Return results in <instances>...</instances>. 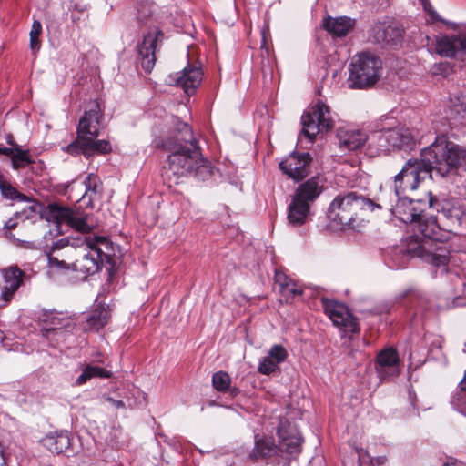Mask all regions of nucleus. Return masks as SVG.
Masks as SVG:
<instances>
[{
	"label": "nucleus",
	"mask_w": 466,
	"mask_h": 466,
	"mask_svg": "<svg viewBox=\"0 0 466 466\" xmlns=\"http://www.w3.org/2000/svg\"><path fill=\"white\" fill-rule=\"evenodd\" d=\"M176 129L177 138L166 142L171 152L169 169L177 177L194 176L205 179L210 175V163L202 157L191 127L186 122L176 120Z\"/></svg>",
	"instance_id": "obj_1"
},
{
	"label": "nucleus",
	"mask_w": 466,
	"mask_h": 466,
	"mask_svg": "<svg viewBox=\"0 0 466 466\" xmlns=\"http://www.w3.org/2000/svg\"><path fill=\"white\" fill-rule=\"evenodd\" d=\"M420 157L425 163L431 176L452 177L466 169V149L448 140L444 136L420 150Z\"/></svg>",
	"instance_id": "obj_2"
},
{
	"label": "nucleus",
	"mask_w": 466,
	"mask_h": 466,
	"mask_svg": "<svg viewBox=\"0 0 466 466\" xmlns=\"http://www.w3.org/2000/svg\"><path fill=\"white\" fill-rule=\"evenodd\" d=\"M397 198L395 205L391 200L382 196L379 198L380 203L376 204L378 208H389L391 213L403 223H410L412 231H419L422 236L433 238L435 233L441 228L437 223L436 217L425 211L426 202L421 200H413L407 198Z\"/></svg>",
	"instance_id": "obj_3"
},
{
	"label": "nucleus",
	"mask_w": 466,
	"mask_h": 466,
	"mask_svg": "<svg viewBox=\"0 0 466 466\" xmlns=\"http://www.w3.org/2000/svg\"><path fill=\"white\" fill-rule=\"evenodd\" d=\"M376 204L357 192L338 195L329 208V218L341 228H354L358 226L356 220L360 212L373 211Z\"/></svg>",
	"instance_id": "obj_4"
},
{
	"label": "nucleus",
	"mask_w": 466,
	"mask_h": 466,
	"mask_svg": "<svg viewBox=\"0 0 466 466\" xmlns=\"http://www.w3.org/2000/svg\"><path fill=\"white\" fill-rule=\"evenodd\" d=\"M434 235L433 238H428L419 231H413L403 241V252L412 258H421L437 267L446 266L449 262V251L438 243L440 230Z\"/></svg>",
	"instance_id": "obj_5"
},
{
	"label": "nucleus",
	"mask_w": 466,
	"mask_h": 466,
	"mask_svg": "<svg viewBox=\"0 0 466 466\" xmlns=\"http://www.w3.org/2000/svg\"><path fill=\"white\" fill-rule=\"evenodd\" d=\"M381 60L376 56L363 52L352 58L350 68V86L365 88L373 86L380 76Z\"/></svg>",
	"instance_id": "obj_6"
},
{
	"label": "nucleus",
	"mask_w": 466,
	"mask_h": 466,
	"mask_svg": "<svg viewBox=\"0 0 466 466\" xmlns=\"http://www.w3.org/2000/svg\"><path fill=\"white\" fill-rule=\"evenodd\" d=\"M427 177L431 176L421 157L408 159L401 170L394 176V197H399L408 190H416Z\"/></svg>",
	"instance_id": "obj_7"
},
{
	"label": "nucleus",
	"mask_w": 466,
	"mask_h": 466,
	"mask_svg": "<svg viewBox=\"0 0 466 466\" xmlns=\"http://www.w3.org/2000/svg\"><path fill=\"white\" fill-rule=\"evenodd\" d=\"M301 124V135L313 142L319 133L330 130L334 121L329 106L319 100L309 111L303 113Z\"/></svg>",
	"instance_id": "obj_8"
},
{
	"label": "nucleus",
	"mask_w": 466,
	"mask_h": 466,
	"mask_svg": "<svg viewBox=\"0 0 466 466\" xmlns=\"http://www.w3.org/2000/svg\"><path fill=\"white\" fill-rule=\"evenodd\" d=\"M418 140V132L401 125L391 128H384L378 134L379 146L386 151L411 149Z\"/></svg>",
	"instance_id": "obj_9"
},
{
	"label": "nucleus",
	"mask_w": 466,
	"mask_h": 466,
	"mask_svg": "<svg viewBox=\"0 0 466 466\" xmlns=\"http://www.w3.org/2000/svg\"><path fill=\"white\" fill-rule=\"evenodd\" d=\"M325 313L335 326L340 327L345 333H356L359 331L357 319L350 314L349 309L336 300L322 299Z\"/></svg>",
	"instance_id": "obj_10"
},
{
	"label": "nucleus",
	"mask_w": 466,
	"mask_h": 466,
	"mask_svg": "<svg viewBox=\"0 0 466 466\" xmlns=\"http://www.w3.org/2000/svg\"><path fill=\"white\" fill-rule=\"evenodd\" d=\"M100 264L101 262L91 249L87 253H85L80 258H76L71 264H68L64 260H59L57 258L52 256L48 257V265L50 268L72 269L73 271L81 273L84 278L87 275L96 273L99 269Z\"/></svg>",
	"instance_id": "obj_11"
},
{
	"label": "nucleus",
	"mask_w": 466,
	"mask_h": 466,
	"mask_svg": "<svg viewBox=\"0 0 466 466\" xmlns=\"http://www.w3.org/2000/svg\"><path fill=\"white\" fill-rule=\"evenodd\" d=\"M102 116L99 104L96 101H91L79 119L76 140H84L93 136H98Z\"/></svg>",
	"instance_id": "obj_12"
},
{
	"label": "nucleus",
	"mask_w": 466,
	"mask_h": 466,
	"mask_svg": "<svg viewBox=\"0 0 466 466\" xmlns=\"http://www.w3.org/2000/svg\"><path fill=\"white\" fill-rule=\"evenodd\" d=\"M312 157L309 153H291L279 163L280 170L294 181H300L310 173Z\"/></svg>",
	"instance_id": "obj_13"
},
{
	"label": "nucleus",
	"mask_w": 466,
	"mask_h": 466,
	"mask_svg": "<svg viewBox=\"0 0 466 466\" xmlns=\"http://www.w3.org/2000/svg\"><path fill=\"white\" fill-rule=\"evenodd\" d=\"M202 81L200 67L187 65L182 71L167 76L166 82L170 86H180L187 95L194 94Z\"/></svg>",
	"instance_id": "obj_14"
},
{
	"label": "nucleus",
	"mask_w": 466,
	"mask_h": 466,
	"mask_svg": "<svg viewBox=\"0 0 466 466\" xmlns=\"http://www.w3.org/2000/svg\"><path fill=\"white\" fill-rule=\"evenodd\" d=\"M436 51L447 57H455L466 66V35H444L437 41Z\"/></svg>",
	"instance_id": "obj_15"
},
{
	"label": "nucleus",
	"mask_w": 466,
	"mask_h": 466,
	"mask_svg": "<svg viewBox=\"0 0 466 466\" xmlns=\"http://www.w3.org/2000/svg\"><path fill=\"white\" fill-rule=\"evenodd\" d=\"M279 436V450L291 457H297L301 452L303 441L299 433L290 429L287 420H281L277 431Z\"/></svg>",
	"instance_id": "obj_16"
},
{
	"label": "nucleus",
	"mask_w": 466,
	"mask_h": 466,
	"mask_svg": "<svg viewBox=\"0 0 466 466\" xmlns=\"http://www.w3.org/2000/svg\"><path fill=\"white\" fill-rule=\"evenodd\" d=\"M372 31L376 42L392 46L401 43L404 33L402 25L394 20L379 22L374 25Z\"/></svg>",
	"instance_id": "obj_17"
},
{
	"label": "nucleus",
	"mask_w": 466,
	"mask_h": 466,
	"mask_svg": "<svg viewBox=\"0 0 466 466\" xmlns=\"http://www.w3.org/2000/svg\"><path fill=\"white\" fill-rule=\"evenodd\" d=\"M98 136H93L84 140H76L69 144L66 150L71 155L84 154L89 157L95 154H105L111 150L110 143L107 140H97Z\"/></svg>",
	"instance_id": "obj_18"
},
{
	"label": "nucleus",
	"mask_w": 466,
	"mask_h": 466,
	"mask_svg": "<svg viewBox=\"0 0 466 466\" xmlns=\"http://www.w3.org/2000/svg\"><path fill=\"white\" fill-rule=\"evenodd\" d=\"M376 371L383 380H389L400 372V359L396 350L388 348L377 355Z\"/></svg>",
	"instance_id": "obj_19"
},
{
	"label": "nucleus",
	"mask_w": 466,
	"mask_h": 466,
	"mask_svg": "<svg viewBox=\"0 0 466 466\" xmlns=\"http://www.w3.org/2000/svg\"><path fill=\"white\" fill-rule=\"evenodd\" d=\"M50 216L57 224H66L79 232H89L86 218L76 213L69 208L60 206H50Z\"/></svg>",
	"instance_id": "obj_20"
},
{
	"label": "nucleus",
	"mask_w": 466,
	"mask_h": 466,
	"mask_svg": "<svg viewBox=\"0 0 466 466\" xmlns=\"http://www.w3.org/2000/svg\"><path fill=\"white\" fill-rule=\"evenodd\" d=\"M4 284L0 295V307L6 306L11 301L15 292L22 283L23 272L18 267H10L2 270Z\"/></svg>",
	"instance_id": "obj_21"
},
{
	"label": "nucleus",
	"mask_w": 466,
	"mask_h": 466,
	"mask_svg": "<svg viewBox=\"0 0 466 466\" xmlns=\"http://www.w3.org/2000/svg\"><path fill=\"white\" fill-rule=\"evenodd\" d=\"M159 35H162L160 31H157L155 34H147L145 35L142 44L138 46V53L141 56L142 67L147 73L150 72L155 66V51Z\"/></svg>",
	"instance_id": "obj_22"
},
{
	"label": "nucleus",
	"mask_w": 466,
	"mask_h": 466,
	"mask_svg": "<svg viewBox=\"0 0 466 466\" xmlns=\"http://www.w3.org/2000/svg\"><path fill=\"white\" fill-rule=\"evenodd\" d=\"M322 190L323 184L320 178L312 177L297 187L293 198L310 206L319 198Z\"/></svg>",
	"instance_id": "obj_23"
},
{
	"label": "nucleus",
	"mask_w": 466,
	"mask_h": 466,
	"mask_svg": "<svg viewBox=\"0 0 466 466\" xmlns=\"http://www.w3.org/2000/svg\"><path fill=\"white\" fill-rule=\"evenodd\" d=\"M86 246L96 256L102 263L110 262L114 256V247L112 242L106 237L86 238Z\"/></svg>",
	"instance_id": "obj_24"
},
{
	"label": "nucleus",
	"mask_w": 466,
	"mask_h": 466,
	"mask_svg": "<svg viewBox=\"0 0 466 466\" xmlns=\"http://www.w3.org/2000/svg\"><path fill=\"white\" fill-rule=\"evenodd\" d=\"M310 206L292 198V200L288 208L287 219L289 225L293 227H299L306 223L307 218L309 215Z\"/></svg>",
	"instance_id": "obj_25"
},
{
	"label": "nucleus",
	"mask_w": 466,
	"mask_h": 466,
	"mask_svg": "<svg viewBox=\"0 0 466 466\" xmlns=\"http://www.w3.org/2000/svg\"><path fill=\"white\" fill-rule=\"evenodd\" d=\"M354 20L346 17H328L323 20V27L333 36H345L354 26Z\"/></svg>",
	"instance_id": "obj_26"
},
{
	"label": "nucleus",
	"mask_w": 466,
	"mask_h": 466,
	"mask_svg": "<svg viewBox=\"0 0 466 466\" xmlns=\"http://www.w3.org/2000/svg\"><path fill=\"white\" fill-rule=\"evenodd\" d=\"M110 312L106 305H97L86 319V327L89 330L98 331L109 321Z\"/></svg>",
	"instance_id": "obj_27"
},
{
	"label": "nucleus",
	"mask_w": 466,
	"mask_h": 466,
	"mask_svg": "<svg viewBox=\"0 0 466 466\" xmlns=\"http://www.w3.org/2000/svg\"><path fill=\"white\" fill-rule=\"evenodd\" d=\"M41 441L47 450L56 454L66 451L71 444L67 432L46 435Z\"/></svg>",
	"instance_id": "obj_28"
},
{
	"label": "nucleus",
	"mask_w": 466,
	"mask_h": 466,
	"mask_svg": "<svg viewBox=\"0 0 466 466\" xmlns=\"http://www.w3.org/2000/svg\"><path fill=\"white\" fill-rule=\"evenodd\" d=\"M338 137L341 145L349 150L360 147L366 141L367 136L360 130H339Z\"/></svg>",
	"instance_id": "obj_29"
},
{
	"label": "nucleus",
	"mask_w": 466,
	"mask_h": 466,
	"mask_svg": "<svg viewBox=\"0 0 466 466\" xmlns=\"http://www.w3.org/2000/svg\"><path fill=\"white\" fill-rule=\"evenodd\" d=\"M76 186L84 187L85 192L81 198H88L89 202L96 200L100 196L101 183L98 177L95 174H89L79 185L73 183L72 188L74 189Z\"/></svg>",
	"instance_id": "obj_30"
},
{
	"label": "nucleus",
	"mask_w": 466,
	"mask_h": 466,
	"mask_svg": "<svg viewBox=\"0 0 466 466\" xmlns=\"http://www.w3.org/2000/svg\"><path fill=\"white\" fill-rule=\"evenodd\" d=\"M449 112L454 119L464 118L466 116V95L454 94L450 98Z\"/></svg>",
	"instance_id": "obj_31"
},
{
	"label": "nucleus",
	"mask_w": 466,
	"mask_h": 466,
	"mask_svg": "<svg viewBox=\"0 0 466 466\" xmlns=\"http://www.w3.org/2000/svg\"><path fill=\"white\" fill-rule=\"evenodd\" d=\"M111 375V371L106 370L101 367L87 365L76 379V383L77 385H82L93 378H110Z\"/></svg>",
	"instance_id": "obj_32"
},
{
	"label": "nucleus",
	"mask_w": 466,
	"mask_h": 466,
	"mask_svg": "<svg viewBox=\"0 0 466 466\" xmlns=\"http://www.w3.org/2000/svg\"><path fill=\"white\" fill-rule=\"evenodd\" d=\"M276 446L271 441L258 440L255 441V447L252 451L254 458H266L270 457L275 453Z\"/></svg>",
	"instance_id": "obj_33"
},
{
	"label": "nucleus",
	"mask_w": 466,
	"mask_h": 466,
	"mask_svg": "<svg viewBox=\"0 0 466 466\" xmlns=\"http://www.w3.org/2000/svg\"><path fill=\"white\" fill-rule=\"evenodd\" d=\"M0 192L6 199L19 201L28 200L26 196L19 193L9 182L5 181L4 177L0 180Z\"/></svg>",
	"instance_id": "obj_34"
},
{
	"label": "nucleus",
	"mask_w": 466,
	"mask_h": 466,
	"mask_svg": "<svg viewBox=\"0 0 466 466\" xmlns=\"http://www.w3.org/2000/svg\"><path fill=\"white\" fill-rule=\"evenodd\" d=\"M15 153L11 158L14 169L23 168L26 165L34 162L30 157L28 150H23L19 146H15Z\"/></svg>",
	"instance_id": "obj_35"
},
{
	"label": "nucleus",
	"mask_w": 466,
	"mask_h": 466,
	"mask_svg": "<svg viewBox=\"0 0 466 466\" xmlns=\"http://www.w3.org/2000/svg\"><path fill=\"white\" fill-rule=\"evenodd\" d=\"M275 280L278 283L283 291H287L291 293L293 296L300 295L302 291L297 288L292 283L291 279L287 277L284 273L277 271L275 274Z\"/></svg>",
	"instance_id": "obj_36"
},
{
	"label": "nucleus",
	"mask_w": 466,
	"mask_h": 466,
	"mask_svg": "<svg viewBox=\"0 0 466 466\" xmlns=\"http://www.w3.org/2000/svg\"><path fill=\"white\" fill-rule=\"evenodd\" d=\"M230 377L227 372L218 371L212 376V383L214 388L220 392H225L230 385Z\"/></svg>",
	"instance_id": "obj_37"
},
{
	"label": "nucleus",
	"mask_w": 466,
	"mask_h": 466,
	"mask_svg": "<svg viewBox=\"0 0 466 466\" xmlns=\"http://www.w3.org/2000/svg\"><path fill=\"white\" fill-rule=\"evenodd\" d=\"M451 404L454 410L466 416V391L456 390L451 397Z\"/></svg>",
	"instance_id": "obj_38"
},
{
	"label": "nucleus",
	"mask_w": 466,
	"mask_h": 466,
	"mask_svg": "<svg viewBox=\"0 0 466 466\" xmlns=\"http://www.w3.org/2000/svg\"><path fill=\"white\" fill-rule=\"evenodd\" d=\"M42 32L41 23L37 20H35L32 25V28L30 31V47L33 52L39 50L40 42L39 35Z\"/></svg>",
	"instance_id": "obj_39"
},
{
	"label": "nucleus",
	"mask_w": 466,
	"mask_h": 466,
	"mask_svg": "<svg viewBox=\"0 0 466 466\" xmlns=\"http://www.w3.org/2000/svg\"><path fill=\"white\" fill-rule=\"evenodd\" d=\"M278 368L279 363H277L268 355L260 360L258 367V371L263 375H269L276 371Z\"/></svg>",
	"instance_id": "obj_40"
},
{
	"label": "nucleus",
	"mask_w": 466,
	"mask_h": 466,
	"mask_svg": "<svg viewBox=\"0 0 466 466\" xmlns=\"http://www.w3.org/2000/svg\"><path fill=\"white\" fill-rule=\"evenodd\" d=\"M277 363L284 362L288 357V352L281 345H273L268 354Z\"/></svg>",
	"instance_id": "obj_41"
},
{
	"label": "nucleus",
	"mask_w": 466,
	"mask_h": 466,
	"mask_svg": "<svg viewBox=\"0 0 466 466\" xmlns=\"http://www.w3.org/2000/svg\"><path fill=\"white\" fill-rule=\"evenodd\" d=\"M443 215L453 224H461L462 218V211L458 208H443Z\"/></svg>",
	"instance_id": "obj_42"
},
{
	"label": "nucleus",
	"mask_w": 466,
	"mask_h": 466,
	"mask_svg": "<svg viewBox=\"0 0 466 466\" xmlns=\"http://www.w3.org/2000/svg\"><path fill=\"white\" fill-rule=\"evenodd\" d=\"M15 151V146H11V147H0V155H5L10 157L11 158L13 157Z\"/></svg>",
	"instance_id": "obj_43"
},
{
	"label": "nucleus",
	"mask_w": 466,
	"mask_h": 466,
	"mask_svg": "<svg viewBox=\"0 0 466 466\" xmlns=\"http://www.w3.org/2000/svg\"><path fill=\"white\" fill-rule=\"evenodd\" d=\"M461 462L457 459L453 457H448L446 461L443 462L441 466H457Z\"/></svg>",
	"instance_id": "obj_44"
},
{
	"label": "nucleus",
	"mask_w": 466,
	"mask_h": 466,
	"mask_svg": "<svg viewBox=\"0 0 466 466\" xmlns=\"http://www.w3.org/2000/svg\"><path fill=\"white\" fill-rule=\"evenodd\" d=\"M390 311V308L385 305L381 308H375L374 309H372V313L373 314H383V313H388Z\"/></svg>",
	"instance_id": "obj_45"
},
{
	"label": "nucleus",
	"mask_w": 466,
	"mask_h": 466,
	"mask_svg": "<svg viewBox=\"0 0 466 466\" xmlns=\"http://www.w3.org/2000/svg\"><path fill=\"white\" fill-rule=\"evenodd\" d=\"M457 390L466 391V371L464 372L463 379L460 381Z\"/></svg>",
	"instance_id": "obj_46"
},
{
	"label": "nucleus",
	"mask_w": 466,
	"mask_h": 466,
	"mask_svg": "<svg viewBox=\"0 0 466 466\" xmlns=\"http://www.w3.org/2000/svg\"><path fill=\"white\" fill-rule=\"evenodd\" d=\"M5 140H6V143L10 146H18L15 140H14V137L11 133H8L6 136H5Z\"/></svg>",
	"instance_id": "obj_47"
},
{
	"label": "nucleus",
	"mask_w": 466,
	"mask_h": 466,
	"mask_svg": "<svg viewBox=\"0 0 466 466\" xmlns=\"http://www.w3.org/2000/svg\"><path fill=\"white\" fill-rule=\"evenodd\" d=\"M109 401H111L113 403V405L116 408H124L125 407V404L122 400H113V399H108Z\"/></svg>",
	"instance_id": "obj_48"
},
{
	"label": "nucleus",
	"mask_w": 466,
	"mask_h": 466,
	"mask_svg": "<svg viewBox=\"0 0 466 466\" xmlns=\"http://www.w3.org/2000/svg\"><path fill=\"white\" fill-rule=\"evenodd\" d=\"M16 227V223L15 221L14 218H10L6 223H5V228H8V229H12V228H15Z\"/></svg>",
	"instance_id": "obj_49"
},
{
	"label": "nucleus",
	"mask_w": 466,
	"mask_h": 466,
	"mask_svg": "<svg viewBox=\"0 0 466 466\" xmlns=\"http://www.w3.org/2000/svg\"><path fill=\"white\" fill-rule=\"evenodd\" d=\"M424 9L431 15L432 17H435V13L431 12L430 8H428V5L424 3Z\"/></svg>",
	"instance_id": "obj_50"
},
{
	"label": "nucleus",
	"mask_w": 466,
	"mask_h": 466,
	"mask_svg": "<svg viewBox=\"0 0 466 466\" xmlns=\"http://www.w3.org/2000/svg\"><path fill=\"white\" fill-rule=\"evenodd\" d=\"M265 46H266V40H265V37L263 36L261 48H265Z\"/></svg>",
	"instance_id": "obj_51"
},
{
	"label": "nucleus",
	"mask_w": 466,
	"mask_h": 466,
	"mask_svg": "<svg viewBox=\"0 0 466 466\" xmlns=\"http://www.w3.org/2000/svg\"><path fill=\"white\" fill-rule=\"evenodd\" d=\"M431 206H432V199L431 198L429 201V208H431Z\"/></svg>",
	"instance_id": "obj_52"
},
{
	"label": "nucleus",
	"mask_w": 466,
	"mask_h": 466,
	"mask_svg": "<svg viewBox=\"0 0 466 466\" xmlns=\"http://www.w3.org/2000/svg\"><path fill=\"white\" fill-rule=\"evenodd\" d=\"M3 176L0 174V180L2 179Z\"/></svg>",
	"instance_id": "obj_53"
}]
</instances>
